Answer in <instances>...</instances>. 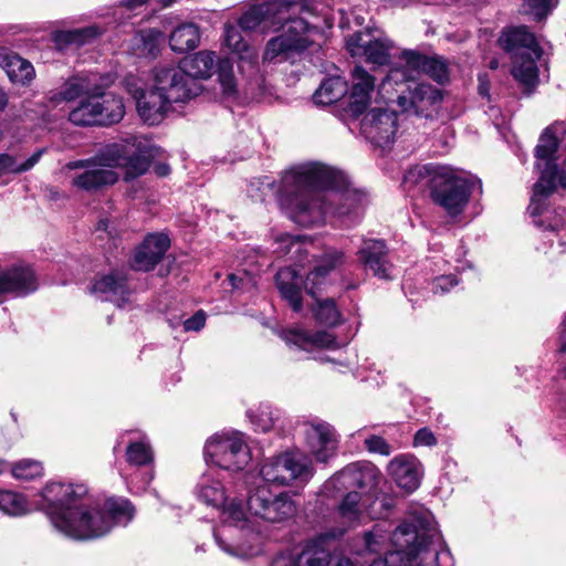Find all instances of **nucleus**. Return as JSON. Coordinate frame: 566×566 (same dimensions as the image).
Returning a JSON list of instances; mask_svg holds the SVG:
<instances>
[{"instance_id":"nucleus-1","label":"nucleus","mask_w":566,"mask_h":566,"mask_svg":"<svg viewBox=\"0 0 566 566\" xmlns=\"http://www.w3.org/2000/svg\"><path fill=\"white\" fill-rule=\"evenodd\" d=\"M343 184V175L325 165L293 167L282 176L283 205L290 218L302 227L323 224L327 216H338L352 226L361 218V208L355 193L335 190Z\"/></svg>"},{"instance_id":"nucleus-2","label":"nucleus","mask_w":566,"mask_h":566,"mask_svg":"<svg viewBox=\"0 0 566 566\" xmlns=\"http://www.w3.org/2000/svg\"><path fill=\"white\" fill-rule=\"evenodd\" d=\"M40 510L53 526L74 539H94L107 534L115 524H127L134 507L125 499H109L102 506L84 484L51 482L41 493Z\"/></svg>"},{"instance_id":"nucleus-3","label":"nucleus","mask_w":566,"mask_h":566,"mask_svg":"<svg viewBox=\"0 0 566 566\" xmlns=\"http://www.w3.org/2000/svg\"><path fill=\"white\" fill-rule=\"evenodd\" d=\"M387 541L386 533L375 525L361 538L356 554L367 557L363 566H452L449 551L438 549L439 534L432 515L427 511L410 515L394 531L397 547L382 558L378 556Z\"/></svg>"},{"instance_id":"nucleus-4","label":"nucleus","mask_w":566,"mask_h":566,"mask_svg":"<svg viewBox=\"0 0 566 566\" xmlns=\"http://www.w3.org/2000/svg\"><path fill=\"white\" fill-rule=\"evenodd\" d=\"M156 155V147L147 138L130 136L107 145L93 157L69 161L64 169H84L72 178L71 184L80 190L95 192L118 181L115 168L123 170L125 181L145 175Z\"/></svg>"},{"instance_id":"nucleus-5","label":"nucleus","mask_w":566,"mask_h":566,"mask_svg":"<svg viewBox=\"0 0 566 566\" xmlns=\"http://www.w3.org/2000/svg\"><path fill=\"white\" fill-rule=\"evenodd\" d=\"M302 9L303 0L266 1L251 6L239 18V24L243 31L263 34L283 30L266 43L263 60L271 62L281 55L302 52L313 43L312 34L317 33V28L303 18H293Z\"/></svg>"},{"instance_id":"nucleus-6","label":"nucleus","mask_w":566,"mask_h":566,"mask_svg":"<svg viewBox=\"0 0 566 566\" xmlns=\"http://www.w3.org/2000/svg\"><path fill=\"white\" fill-rule=\"evenodd\" d=\"M114 77L111 74L91 73L70 77L59 93L62 101L80 99L69 113V120L81 127H107L125 116L122 96L111 92Z\"/></svg>"},{"instance_id":"nucleus-7","label":"nucleus","mask_w":566,"mask_h":566,"mask_svg":"<svg viewBox=\"0 0 566 566\" xmlns=\"http://www.w3.org/2000/svg\"><path fill=\"white\" fill-rule=\"evenodd\" d=\"M405 182L427 185L433 202L443 208L450 217L462 213L475 185L474 181L455 175L448 167L432 165L410 169L405 176Z\"/></svg>"},{"instance_id":"nucleus-8","label":"nucleus","mask_w":566,"mask_h":566,"mask_svg":"<svg viewBox=\"0 0 566 566\" xmlns=\"http://www.w3.org/2000/svg\"><path fill=\"white\" fill-rule=\"evenodd\" d=\"M214 66L216 53L199 51L185 57L178 66L160 65L159 83L170 90V98L189 101L200 94L202 86L199 80L210 77Z\"/></svg>"},{"instance_id":"nucleus-9","label":"nucleus","mask_w":566,"mask_h":566,"mask_svg":"<svg viewBox=\"0 0 566 566\" xmlns=\"http://www.w3.org/2000/svg\"><path fill=\"white\" fill-rule=\"evenodd\" d=\"M196 496L203 504L220 510L223 526L217 528L213 533L219 547L233 556H241L240 548L233 544L226 543L223 537H228L229 527L234 526L241 530L248 527V517L241 500H227L226 490L219 480L210 475H203L196 486Z\"/></svg>"},{"instance_id":"nucleus-10","label":"nucleus","mask_w":566,"mask_h":566,"mask_svg":"<svg viewBox=\"0 0 566 566\" xmlns=\"http://www.w3.org/2000/svg\"><path fill=\"white\" fill-rule=\"evenodd\" d=\"M557 137L549 128H546L539 136L535 148L536 167L541 171V176L533 187V196L527 208L528 213L533 217L543 212V201L558 187L566 188V172L557 164Z\"/></svg>"},{"instance_id":"nucleus-11","label":"nucleus","mask_w":566,"mask_h":566,"mask_svg":"<svg viewBox=\"0 0 566 566\" xmlns=\"http://www.w3.org/2000/svg\"><path fill=\"white\" fill-rule=\"evenodd\" d=\"M499 43L511 54L513 77L527 88L536 86L543 50L535 35L525 25L513 27L502 32Z\"/></svg>"},{"instance_id":"nucleus-12","label":"nucleus","mask_w":566,"mask_h":566,"mask_svg":"<svg viewBox=\"0 0 566 566\" xmlns=\"http://www.w3.org/2000/svg\"><path fill=\"white\" fill-rule=\"evenodd\" d=\"M261 476L269 483L289 485L307 482L314 475L312 460L300 451H286L268 459L261 467Z\"/></svg>"},{"instance_id":"nucleus-13","label":"nucleus","mask_w":566,"mask_h":566,"mask_svg":"<svg viewBox=\"0 0 566 566\" xmlns=\"http://www.w3.org/2000/svg\"><path fill=\"white\" fill-rule=\"evenodd\" d=\"M205 457L208 463L228 471H240L250 460L242 433L238 431L221 432L211 437L206 442Z\"/></svg>"},{"instance_id":"nucleus-14","label":"nucleus","mask_w":566,"mask_h":566,"mask_svg":"<svg viewBox=\"0 0 566 566\" xmlns=\"http://www.w3.org/2000/svg\"><path fill=\"white\" fill-rule=\"evenodd\" d=\"M247 505L252 515L270 523L284 522L296 513V505L289 493H274L266 484L249 491Z\"/></svg>"},{"instance_id":"nucleus-15","label":"nucleus","mask_w":566,"mask_h":566,"mask_svg":"<svg viewBox=\"0 0 566 566\" xmlns=\"http://www.w3.org/2000/svg\"><path fill=\"white\" fill-rule=\"evenodd\" d=\"M303 436L310 455L318 463H328L338 452L340 436L333 424L322 419L304 421Z\"/></svg>"},{"instance_id":"nucleus-16","label":"nucleus","mask_w":566,"mask_h":566,"mask_svg":"<svg viewBox=\"0 0 566 566\" xmlns=\"http://www.w3.org/2000/svg\"><path fill=\"white\" fill-rule=\"evenodd\" d=\"M159 76V66H157L154 71V90L145 92L138 88L133 92L136 98L137 112L143 120L149 125L160 123L170 104L187 102V99L170 98L171 92L169 88L161 87Z\"/></svg>"},{"instance_id":"nucleus-17","label":"nucleus","mask_w":566,"mask_h":566,"mask_svg":"<svg viewBox=\"0 0 566 566\" xmlns=\"http://www.w3.org/2000/svg\"><path fill=\"white\" fill-rule=\"evenodd\" d=\"M397 130L398 115L387 107H374L360 120V133L379 147L391 144Z\"/></svg>"},{"instance_id":"nucleus-18","label":"nucleus","mask_w":566,"mask_h":566,"mask_svg":"<svg viewBox=\"0 0 566 566\" xmlns=\"http://www.w3.org/2000/svg\"><path fill=\"white\" fill-rule=\"evenodd\" d=\"M271 566H354V563L348 557L333 556L328 549L313 543L300 553L276 555Z\"/></svg>"},{"instance_id":"nucleus-19","label":"nucleus","mask_w":566,"mask_h":566,"mask_svg":"<svg viewBox=\"0 0 566 566\" xmlns=\"http://www.w3.org/2000/svg\"><path fill=\"white\" fill-rule=\"evenodd\" d=\"M379 474V470L370 462H354L336 472L329 483L338 491L374 489Z\"/></svg>"},{"instance_id":"nucleus-20","label":"nucleus","mask_w":566,"mask_h":566,"mask_svg":"<svg viewBox=\"0 0 566 566\" xmlns=\"http://www.w3.org/2000/svg\"><path fill=\"white\" fill-rule=\"evenodd\" d=\"M358 262L380 280H391L394 266L388 260V248L384 240L365 239L357 251Z\"/></svg>"},{"instance_id":"nucleus-21","label":"nucleus","mask_w":566,"mask_h":566,"mask_svg":"<svg viewBox=\"0 0 566 566\" xmlns=\"http://www.w3.org/2000/svg\"><path fill=\"white\" fill-rule=\"evenodd\" d=\"M345 263V253L335 248L326 249L315 259L313 270L306 275L305 291L316 298L323 286L327 283L329 273Z\"/></svg>"},{"instance_id":"nucleus-22","label":"nucleus","mask_w":566,"mask_h":566,"mask_svg":"<svg viewBox=\"0 0 566 566\" xmlns=\"http://www.w3.org/2000/svg\"><path fill=\"white\" fill-rule=\"evenodd\" d=\"M375 91V77L361 66L352 71V88L347 99V112L353 117L363 115L370 105Z\"/></svg>"},{"instance_id":"nucleus-23","label":"nucleus","mask_w":566,"mask_h":566,"mask_svg":"<svg viewBox=\"0 0 566 566\" xmlns=\"http://www.w3.org/2000/svg\"><path fill=\"white\" fill-rule=\"evenodd\" d=\"M352 55H363L373 64L385 65L389 61L391 42L388 40H371L369 33L356 32L346 41Z\"/></svg>"},{"instance_id":"nucleus-24","label":"nucleus","mask_w":566,"mask_h":566,"mask_svg":"<svg viewBox=\"0 0 566 566\" xmlns=\"http://www.w3.org/2000/svg\"><path fill=\"white\" fill-rule=\"evenodd\" d=\"M169 244V238L163 233L147 235L134 253L133 269L145 272L153 270L165 255Z\"/></svg>"},{"instance_id":"nucleus-25","label":"nucleus","mask_w":566,"mask_h":566,"mask_svg":"<svg viewBox=\"0 0 566 566\" xmlns=\"http://www.w3.org/2000/svg\"><path fill=\"white\" fill-rule=\"evenodd\" d=\"M90 291L103 301H109L122 307L129 300L127 277L124 273L114 271L96 279Z\"/></svg>"},{"instance_id":"nucleus-26","label":"nucleus","mask_w":566,"mask_h":566,"mask_svg":"<svg viewBox=\"0 0 566 566\" xmlns=\"http://www.w3.org/2000/svg\"><path fill=\"white\" fill-rule=\"evenodd\" d=\"M36 289V277L30 266H12L0 272V295L24 296Z\"/></svg>"},{"instance_id":"nucleus-27","label":"nucleus","mask_w":566,"mask_h":566,"mask_svg":"<svg viewBox=\"0 0 566 566\" xmlns=\"http://www.w3.org/2000/svg\"><path fill=\"white\" fill-rule=\"evenodd\" d=\"M442 101L440 91L430 84H417L409 96H398L397 103L402 112H413L416 115H426V112Z\"/></svg>"},{"instance_id":"nucleus-28","label":"nucleus","mask_w":566,"mask_h":566,"mask_svg":"<svg viewBox=\"0 0 566 566\" xmlns=\"http://www.w3.org/2000/svg\"><path fill=\"white\" fill-rule=\"evenodd\" d=\"M275 285L281 297L289 303L294 312H301L303 308L302 286H305V280L294 268L286 266L280 269L275 275Z\"/></svg>"},{"instance_id":"nucleus-29","label":"nucleus","mask_w":566,"mask_h":566,"mask_svg":"<svg viewBox=\"0 0 566 566\" xmlns=\"http://www.w3.org/2000/svg\"><path fill=\"white\" fill-rule=\"evenodd\" d=\"M388 472L400 489L415 491L420 484L419 463L413 457L398 455L388 464Z\"/></svg>"},{"instance_id":"nucleus-30","label":"nucleus","mask_w":566,"mask_h":566,"mask_svg":"<svg viewBox=\"0 0 566 566\" xmlns=\"http://www.w3.org/2000/svg\"><path fill=\"white\" fill-rule=\"evenodd\" d=\"M283 339L287 345H294L300 349L308 350L312 347H333L336 338L333 334L318 331L313 334L303 331H286L283 333Z\"/></svg>"},{"instance_id":"nucleus-31","label":"nucleus","mask_w":566,"mask_h":566,"mask_svg":"<svg viewBox=\"0 0 566 566\" xmlns=\"http://www.w3.org/2000/svg\"><path fill=\"white\" fill-rule=\"evenodd\" d=\"M0 66L12 83L27 84L34 77L32 64L17 54L0 53Z\"/></svg>"},{"instance_id":"nucleus-32","label":"nucleus","mask_w":566,"mask_h":566,"mask_svg":"<svg viewBox=\"0 0 566 566\" xmlns=\"http://www.w3.org/2000/svg\"><path fill=\"white\" fill-rule=\"evenodd\" d=\"M199 28L191 22L178 25L170 34L169 45L174 52L185 53L198 46Z\"/></svg>"},{"instance_id":"nucleus-33","label":"nucleus","mask_w":566,"mask_h":566,"mask_svg":"<svg viewBox=\"0 0 566 566\" xmlns=\"http://www.w3.org/2000/svg\"><path fill=\"white\" fill-rule=\"evenodd\" d=\"M348 93L347 82L340 76L325 78L315 91L313 99L315 104L331 105L338 102Z\"/></svg>"},{"instance_id":"nucleus-34","label":"nucleus","mask_w":566,"mask_h":566,"mask_svg":"<svg viewBox=\"0 0 566 566\" xmlns=\"http://www.w3.org/2000/svg\"><path fill=\"white\" fill-rule=\"evenodd\" d=\"M45 148L38 149L24 161H19L17 157L9 154H0V177L14 174L19 175L31 170L41 159Z\"/></svg>"},{"instance_id":"nucleus-35","label":"nucleus","mask_w":566,"mask_h":566,"mask_svg":"<svg viewBox=\"0 0 566 566\" xmlns=\"http://www.w3.org/2000/svg\"><path fill=\"white\" fill-rule=\"evenodd\" d=\"M163 40L164 33L157 29L140 30L133 39L139 54L145 56H156Z\"/></svg>"},{"instance_id":"nucleus-36","label":"nucleus","mask_w":566,"mask_h":566,"mask_svg":"<svg viewBox=\"0 0 566 566\" xmlns=\"http://www.w3.org/2000/svg\"><path fill=\"white\" fill-rule=\"evenodd\" d=\"M365 511L361 496L356 491H348L338 505L340 517L347 523L358 522Z\"/></svg>"},{"instance_id":"nucleus-37","label":"nucleus","mask_w":566,"mask_h":566,"mask_svg":"<svg viewBox=\"0 0 566 566\" xmlns=\"http://www.w3.org/2000/svg\"><path fill=\"white\" fill-rule=\"evenodd\" d=\"M25 497L17 492L0 490V511L8 515L20 516L31 512Z\"/></svg>"},{"instance_id":"nucleus-38","label":"nucleus","mask_w":566,"mask_h":566,"mask_svg":"<svg viewBox=\"0 0 566 566\" xmlns=\"http://www.w3.org/2000/svg\"><path fill=\"white\" fill-rule=\"evenodd\" d=\"M241 30L243 29L239 23L238 27L227 24L224 27V43L232 52L240 54L241 57L252 59L255 54L252 52L249 43L243 39Z\"/></svg>"},{"instance_id":"nucleus-39","label":"nucleus","mask_w":566,"mask_h":566,"mask_svg":"<svg viewBox=\"0 0 566 566\" xmlns=\"http://www.w3.org/2000/svg\"><path fill=\"white\" fill-rule=\"evenodd\" d=\"M126 461L134 467H144L153 463L154 452L146 440L130 442L126 448Z\"/></svg>"},{"instance_id":"nucleus-40","label":"nucleus","mask_w":566,"mask_h":566,"mask_svg":"<svg viewBox=\"0 0 566 566\" xmlns=\"http://www.w3.org/2000/svg\"><path fill=\"white\" fill-rule=\"evenodd\" d=\"M101 34L97 27H86L76 30L63 31L57 34L56 41L64 44H75L77 46L85 44Z\"/></svg>"},{"instance_id":"nucleus-41","label":"nucleus","mask_w":566,"mask_h":566,"mask_svg":"<svg viewBox=\"0 0 566 566\" xmlns=\"http://www.w3.org/2000/svg\"><path fill=\"white\" fill-rule=\"evenodd\" d=\"M315 318L323 325L335 326L340 323L342 315L336 307L333 298L317 300V306L314 310Z\"/></svg>"},{"instance_id":"nucleus-42","label":"nucleus","mask_w":566,"mask_h":566,"mask_svg":"<svg viewBox=\"0 0 566 566\" xmlns=\"http://www.w3.org/2000/svg\"><path fill=\"white\" fill-rule=\"evenodd\" d=\"M12 475L18 480H33L38 476H41L43 473V468L41 462L31 460V459H23L18 462H15L12 468Z\"/></svg>"},{"instance_id":"nucleus-43","label":"nucleus","mask_w":566,"mask_h":566,"mask_svg":"<svg viewBox=\"0 0 566 566\" xmlns=\"http://www.w3.org/2000/svg\"><path fill=\"white\" fill-rule=\"evenodd\" d=\"M248 416L255 428L262 432L271 430L277 420V416L269 405H261L256 411L249 410Z\"/></svg>"},{"instance_id":"nucleus-44","label":"nucleus","mask_w":566,"mask_h":566,"mask_svg":"<svg viewBox=\"0 0 566 566\" xmlns=\"http://www.w3.org/2000/svg\"><path fill=\"white\" fill-rule=\"evenodd\" d=\"M217 73L223 94L227 96L234 95L237 92V85L230 61L227 59L219 60L217 64Z\"/></svg>"},{"instance_id":"nucleus-45","label":"nucleus","mask_w":566,"mask_h":566,"mask_svg":"<svg viewBox=\"0 0 566 566\" xmlns=\"http://www.w3.org/2000/svg\"><path fill=\"white\" fill-rule=\"evenodd\" d=\"M422 73L427 74L438 83H443L444 81L448 80L447 65L444 64L443 61L437 57L428 56Z\"/></svg>"},{"instance_id":"nucleus-46","label":"nucleus","mask_w":566,"mask_h":566,"mask_svg":"<svg viewBox=\"0 0 566 566\" xmlns=\"http://www.w3.org/2000/svg\"><path fill=\"white\" fill-rule=\"evenodd\" d=\"M364 443L370 453L388 457L392 451L391 446L380 436H368L365 438Z\"/></svg>"},{"instance_id":"nucleus-47","label":"nucleus","mask_w":566,"mask_h":566,"mask_svg":"<svg viewBox=\"0 0 566 566\" xmlns=\"http://www.w3.org/2000/svg\"><path fill=\"white\" fill-rule=\"evenodd\" d=\"M401 57L405 61L407 69L410 72H416V73L422 72V70L424 67V63L428 59L427 55L418 53L416 51H411V50L403 51Z\"/></svg>"},{"instance_id":"nucleus-48","label":"nucleus","mask_w":566,"mask_h":566,"mask_svg":"<svg viewBox=\"0 0 566 566\" xmlns=\"http://www.w3.org/2000/svg\"><path fill=\"white\" fill-rule=\"evenodd\" d=\"M526 2L538 21L544 19L553 7L552 0H526Z\"/></svg>"},{"instance_id":"nucleus-49","label":"nucleus","mask_w":566,"mask_h":566,"mask_svg":"<svg viewBox=\"0 0 566 566\" xmlns=\"http://www.w3.org/2000/svg\"><path fill=\"white\" fill-rule=\"evenodd\" d=\"M458 284V280L454 275H441L434 280L433 283V292L444 293L448 292L451 287Z\"/></svg>"},{"instance_id":"nucleus-50","label":"nucleus","mask_w":566,"mask_h":566,"mask_svg":"<svg viewBox=\"0 0 566 566\" xmlns=\"http://www.w3.org/2000/svg\"><path fill=\"white\" fill-rule=\"evenodd\" d=\"M205 323H206L205 312L198 311L191 317L187 318L184 322V328H185V331L198 332L205 326Z\"/></svg>"},{"instance_id":"nucleus-51","label":"nucleus","mask_w":566,"mask_h":566,"mask_svg":"<svg viewBox=\"0 0 566 566\" xmlns=\"http://www.w3.org/2000/svg\"><path fill=\"white\" fill-rule=\"evenodd\" d=\"M413 442L416 446H434L437 439L429 429L422 428L416 432Z\"/></svg>"},{"instance_id":"nucleus-52","label":"nucleus","mask_w":566,"mask_h":566,"mask_svg":"<svg viewBox=\"0 0 566 566\" xmlns=\"http://www.w3.org/2000/svg\"><path fill=\"white\" fill-rule=\"evenodd\" d=\"M479 94L490 99V84L486 80V75L479 76Z\"/></svg>"},{"instance_id":"nucleus-53","label":"nucleus","mask_w":566,"mask_h":566,"mask_svg":"<svg viewBox=\"0 0 566 566\" xmlns=\"http://www.w3.org/2000/svg\"><path fill=\"white\" fill-rule=\"evenodd\" d=\"M228 280L233 289H240L244 284V279L235 274H229Z\"/></svg>"},{"instance_id":"nucleus-54","label":"nucleus","mask_w":566,"mask_h":566,"mask_svg":"<svg viewBox=\"0 0 566 566\" xmlns=\"http://www.w3.org/2000/svg\"><path fill=\"white\" fill-rule=\"evenodd\" d=\"M146 2H147V0H124L123 4L125 7H127L128 9H135L139 6H143Z\"/></svg>"},{"instance_id":"nucleus-55","label":"nucleus","mask_w":566,"mask_h":566,"mask_svg":"<svg viewBox=\"0 0 566 566\" xmlns=\"http://www.w3.org/2000/svg\"><path fill=\"white\" fill-rule=\"evenodd\" d=\"M8 94L0 87V111H3L8 106Z\"/></svg>"},{"instance_id":"nucleus-56","label":"nucleus","mask_w":566,"mask_h":566,"mask_svg":"<svg viewBox=\"0 0 566 566\" xmlns=\"http://www.w3.org/2000/svg\"><path fill=\"white\" fill-rule=\"evenodd\" d=\"M156 172L159 176H166V175L169 174V167L166 166V165L157 166L156 167Z\"/></svg>"},{"instance_id":"nucleus-57","label":"nucleus","mask_w":566,"mask_h":566,"mask_svg":"<svg viewBox=\"0 0 566 566\" xmlns=\"http://www.w3.org/2000/svg\"><path fill=\"white\" fill-rule=\"evenodd\" d=\"M109 221L108 220H101L97 224V230L108 231Z\"/></svg>"},{"instance_id":"nucleus-58","label":"nucleus","mask_w":566,"mask_h":566,"mask_svg":"<svg viewBox=\"0 0 566 566\" xmlns=\"http://www.w3.org/2000/svg\"><path fill=\"white\" fill-rule=\"evenodd\" d=\"M559 352L560 353H566V340H563V343L560 345V348H559Z\"/></svg>"},{"instance_id":"nucleus-59","label":"nucleus","mask_w":566,"mask_h":566,"mask_svg":"<svg viewBox=\"0 0 566 566\" xmlns=\"http://www.w3.org/2000/svg\"><path fill=\"white\" fill-rule=\"evenodd\" d=\"M165 7L170 6L175 0H160Z\"/></svg>"},{"instance_id":"nucleus-60","label":"nucleus","mask_w":566,"mask_h":566,"mask_svg":"<svg viewBox=\"0 0 566 566\" xmlns=\"http://www.w3.org/2000/svg\"><path fill=\"white\" fill-rule=\"evenodd\" d=\"M4 470V462L2 460H0V474L3 472Z\"/></svg>"},{"instance_id":"nucleus-61","label":"nucleus","mask_w":566,"mask_h":566,"mask_svg":"<svg viewBox=\"0 0 566 566\" xmlns=\"http://www.w3.org/2000/svg\"><path fill=\"white\" fill-rule=\"evenodd\" d=\"M398 74V71L391 73V77H395Z\"/></svg>"},{"instance_id":"nucleus-62","label":"nucleus","mask_w":566,"mask_h":566,"mask_svg":"<svg viewBox=\"0 0 566 566\" xmlns=\"http://www.w3.org/2000/svg\"><path fill=\"white\" fill-rule=\"evenodd\" d=\"M565 335H564V331L562 332V335H560V338L564 339Z\"/></svg>"}]
</instances>
